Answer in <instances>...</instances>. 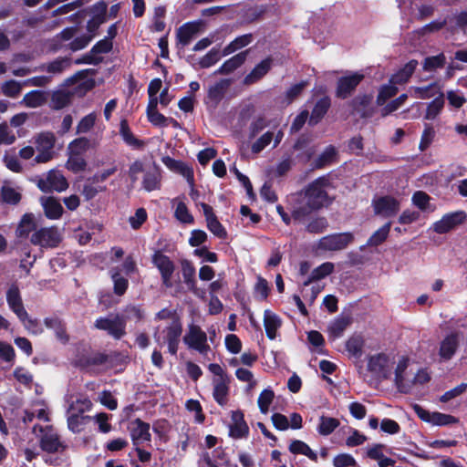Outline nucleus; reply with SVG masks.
<instances>
[{"label":"nucleus","mask_w":467,"mask_h":467,"mask_svg":"<svg viewBox=\"0 0 467 467\" xmlns=\"http://www.w3.org/2000/svg\"><path fill=\"white\" fill-rule=\"evenodd\" d=\"M274 132L266 131L262 134L251 146V150L254 153L261 152L265 147H267L273 140Z\"/></svg>","instance_id":"59"},{"label":"nucleus","mask_w":467,"mask_h":467,"mask_svg":"<svg viewBox=\"0 0 467 467\" xmlns=\"http://www.w3.org/2000/svg\"><path fill=\"white\" fill-rule=\"evenodd\" d=\"M339 426V420L336 418L321 416L317 431L320 435L327 436L331 434Z\"/></svg>","instance_id":"45"},{"label":"nucleus","mask_w":467,"mask_h":467,"mask_svg":"<svg viewBox=\"0 0 467 467\" xmlns=\"http://www.w3.org/2000/svg\"><path fill=\"white\" fill-rule=\"evenodd\" d=\"M40 203L44 209L45 215L50 220H57L62 216L63 207L59 201L55 197L43 196L40 198Z\"/></svg>","instance_id":"25"},{"label":"nucleus","mask_w":467,"mask_h":467,"mask_svg":"<svg viewBox=\"0 0 467 467\" xmlns=\"http://www.w3.org/2000/svg\"><path fill=\"white\" fill-rule=\"evenodd\" d=\"M70 59L67 57H59L54 61L40 67V70H47L48 73L57 75L70 67Z\"/></svg>","instance_id":"42"},{"label":"nucleus","mask_w":467,"mask_h":467,"mask_svg":"<svg viewBox=\"0 0 467 467\" xmlns=\"http://www.w3.org/2000/svg\"><path fill=\"white\" fill-rule=\"evenodd\" d=\"M395 384L398 389L402 393H410V386L408 378H410L411 374L407 371L410 360L408 358L401 356L398 361H395Z\"/></svg>","instance_id":"13"},{"label":"nucleus","mask_w":467,"mask_h":467,"mask_svg":"<svg viewBox=\"0 0 467 467\" xmlns=\"http://www.w3.org/2000/svg\"><path fill=\"white\" fill-rule=\"evenodd\" d=\"M391 223L389 222L378 229L368 240L367 246H378L381 244L388 237Z\"/></svg>","instance_id":"48"},{"label":"nucleus","mask_w":467,"mask_h":467,"mask_svg":"<svg viewBox=\"0 0 467 467\" xmlns=\"http://www.w3.org/2000/svg\"><path fill=\"white\" fill-rule=\"evenodd\" d=\"M334 270V264L330 262H326L320 265L318 267L315 268L310 275V278L305 282V285H308L311 281L319 280L327 275H330Z\"/></svg>","instance_id":"50"},{"label":"nucleus","mask_w":467,"mask_h":467,"mask_svg":"<svg viewBox=\"0 0 467 467\" xmlns=\"http://www.w3.org/2000/svg\"><path fill=\"white\" fill-rule=\"evenodd\" d=\"M231 85L230 79H221L220 81L210 86L206 104L213 108H216L219 102L223 99L225 92Z\"/></svg>","instance_id":"22"},{"label":"nucleus","mask_w":467,"mask_h":467,"mask_svg":"<svg viewBox=\"0 0 467 467\" xmlns=\"http://www.w3.org/2000/svg\"><path fill=\"white\" fill-rule=\"evenodd\" d=\"M88 148L89 140L87 138H78L69 143L67 153L83 156Z\"/></svg>","instance_id":"52"},{"label":"nucleus","mask_w":467,"mask_h":467,"mask_svg":"<svg viewBox=\"0 0 467 467\" xmlns=\"http://www.w3.org/2000/svg\"><path fill=\"white\" fill-rule=\"evenodd\" d=\"M253 41L252 34H245L236 37L229 45H227L223 50V56H228L238 49H241Z\"/></svg>","instance_id":"43"},{"label":"nucleus","mask_w":467,"mask_h":467,"mask_svg":"<svg viewBox=\"0 0 467 467\" xmlns=\"http://www.w3.org/2000/svg\"><path fill=\"white\" fill-rule=\"evenodd\" d=\"M6 302L9 308L17 317H26V308L23 304L20 290L16 285H12L6 291Z\"/></svg>","instance_id":"21"},{"label":"nucleus","mask_w":467,"mask_h":467,"mask_svg":"<svg viewBox=\"0 0 467 467\" xmlns=\"http://www.w3.org/2000/svg\"><path fill=\"white\" fill-rule=\"evenodd\" d=\"M264 325L266 332V336L270 339L276 337V333L281 327V319L278 316L270 310H265L264 313Z\"/></svg>","instance_id":"31"},{"label":"nucleus","mask_w":467,"mask_h":467,"mask_svg":"<svg viewBox=\"0 0 467 467\" xmlns=\"http://www.w3.org/2000/svg\"><path fill=\"white\" fill-rule=\"evenodd\" d=\"M182 272L185 284L188 285L189 289L196 294L197 289L194 279L195 268L192 264L188 260H183L182 262Z\"/></svg>","instance_id":"44"},{"label":"nucleus","mask_w":467,"mask_h":467,"mask_svg":"<svg viewBox=\"0 0 467 467\" xmlns=\"http://www.w3.org/2000/svg\"><path fill=\"white\" fill-rule=\"evenodd\" d=\"M373 207L376 214L387 218L398 213L400 209V203L391 196H384L374 200Z\"/></svg>","instance_id":"15"},{"label":"nucleus","mask_w":467,"mask_h":467,"mask_svg":"<svg viewBox=\"0 0 467 467\" xmlns=\"http://www.w3.org/2000/svg\"><path fill=\"white\" fill-rule=\"evenodd\" d=\"M152 262L161 275L162 284L166 287H171V276L174 272V265L171 260L161 252L154 254Z\"/></svg>","instance_id":"14"},{"label":"nucleus","mask_w":467,"mask_h":467,"mask_svg":"<svg viewBox=\"0 0 467 467\" xmlns=\"http://www.w3.org/2000/svg\"><path fill=\"white\" fill-rule=\"evenodd\" d=\"M113 47L112 41L109 38L99 40L96 45L93 46L91 50L86 54L82 60L77 61V63H85L90 65H98L103 60V54H108L111 51Z\"/></svg>","instance_id":"11"},{"label":"nucleus","mask_w":467,"mask_h":467,"mask_svg":"<svg viewBox=\"0 0 467 467\" xmlns=\"http://www.w3.org/2000/svg\"><path fill=\"white\" fill-rule=\"evenodd\" d=\"M119 134L122 137L123 140L128 145L132 146V147H140L141 145L140 141L135 138V136L130 130L128 121L126 119H122L120 121Z\"/></svg>","instance_id":"53"},{"label":"nucleus","mask_w":467,"mask_h":467,"mask_svg":"<svg viewBox=\"0 0 467 467\" xmlns=\"http://www.w3.org/2000/svg\"><path fill=\"white\" fill-rule=\"evenodd\" d=\"M61 241V234L57 227H44L36 230L31 237L30 242L34 245L44 248H52L57 246Z\"/></svg>","instance_id":"7"},{"label":"nucleus","mask_w":467,"mask_h":467,"mask_svg":"<svg viewBox=\"0 0 467 467\" xmlns=\"http://www.w3.org/2000/svg\"><path fill=\"white\" fill-rule=\"evenodd\" d=\"M129 431L134 446H139L151 440L150 424L140 419H135L130 422Z\"/></svg>","instance_id":"16"},{"label":"nucleus","mask_w":467,"mask_h":467,"mask_svg":"<svg viewBox=\"0 0 467 467\" xmlns=\"http://www.w3.org/2000/svg\"><path fill=\"white\" fill-rule=\"evenodd\" d=\"M97 115L92 112L83 117L77 125V133L82 134L88 132L95 125Z\"/></svg>","instance_id":"63"},{"label":"nucleus","mask_w":467,"mask_h":467,"mask_svg":"<svg viewBox=\"0 0 467 467\" xmlns=\"http://www.w3.org/2000/svg\"><path fill=\"white\" fill-rule=\"evenodd\" d=\"M443 107V94L440 93L439 96L435 97V99L428 104L424 119L428 120H434L440 115Z\"/></svg>","instance_id":"37"},{"label":"nucleus","mask_w":467,"mask_h":467,"mask_svg":"<svg viewBox=\"0 0 467 467\" xmlns=\"http://www.w3.org/2000/svg\"><path fill=\"white\" fill-rule=\"evenodd\" d=\"M354 241V234L349 232L333 234L320 238L317 247L322 251H339L347 248Z\"/></svg>","instance_id":"5"},{"label":"nucleus","mask_w":467,"mask_h":467,"mask_svg":"<svg viewBox=\"0 0 467 467\" xmlns=\"http://www.w3.org/2000/svg\"><path fill=\"white\" fill-rule=\"evenodd\" d=\"M272 66V59L265 58L257 64L253 70L245 76L244 82L246 85H251L261 79L270 70Z\"/></svg>","instance_id":"29"},{"label":"nucleus","mask_w":467,"mask_h":467,"mask_svg":"<svg viewBox=\"0 0 467 467\" xmlns=\"http://www.w3.org/2000/svg\"><path fill=\"white\" fill-rule=\"evenodd\" d=\"M143 189L151 192L160 188V175L157 172H146L142 181Z\"/></svg>","instance_id":"64"},{"label":"nucleus","mask_w":467,"mask_h":467,"mask_svg":"<svg viewBox=\"0 0 467 467\" xmlns=\"http://www.w3.org/2000/svg\"><path fill=\"white\" fill-rule=\"evenodd\" d=\"M163 332L165 333V341L168 345L169 353L176 355L182 332L181 322L176 319L172 320Z\"/></svg>","instance_id":"19"},{"label":"nucleus","mask_w":467,"mask_h":467,"mask_svg":"<svg viewBox=\"0 0 467 467\" xmlns=\"http://www.w3.org/2000/svg\"><path fill=\"white\" fill-rule=\"evenodd\" d=\"M352 319L348 316H338L330 322L327 327V332L330 338L336 339L340 337L344 331L351 324Z\"/></svg>","instance_id":"28"},{"label":"nucleus","mask_w":467,"mask_h":467,"mask_svg":"<svg viewBox=\"0 0 467 467\" xmlns=\"http://www.w3.org/2000/svg\"><path fill=\"white\" fill-rule=\"evenodd\" d=\"M465 218V213L462 211L446 213L441 220L433 223L432 229L437 234H445L461 224Z\"/></svg>","instance_id":"12"},{"label":"nucleus","mask_w":467,"mask_h":467,"mask_svg":"<svg viewBox=\"0 0 467 467\" xmlns=\"http://www.w3.org/2000/svg\"><path fill=\"white\" fill-rule=\"evenodd\" d=\"M412 204L422 212H433L435 207L431 204V197L422 191H417L411 198Z\"/></svg>","instance_id":"40"},{"label":"nucleus","mask_w":467,"mask_h":467,"mask_svg":"<svg viewBox=\"0 0 467 467\" xmlns=\"http://www.w3.org/2000/svg\"><path fill=\"white\" fill-rule=\"evenodd\" d=\"M111 279L114 285V293L118 296H122L128 288V279L120 274L118 268L111 270Z\"/></svg>","instance_id":"47"},{"label":"nucleus","mask_w":467,"mask_h":467,"mask_svg":"<svg viewBox=\"0 0 467 467\" xmlns=\"http://www.w3.org/2000/svg\"><path fill=\"white\" fill-rule=\"evenodd\" d=\"M45 326L48 329H52L56 335V337L66 344L68 341V336L66 331L65 324L57 317H47L44 320Z\"/></svg>","instance_id":"32"},{"label":"nucleus","mask_w":467,"mask_h":467,"mask_svg":"<svg viewBox=\"0 0 467 467\" xmlns=\"http://www.w3.org/2000/svg\"><path fill=\"white\" fill-rule=\"evenodd\" d=\"M47 99L46 92L42 90H32L23 98V102L28 108H38L46 103Z\"/></svg>","instance_id":"36"},{"label":"nucleus","mask_w":467,"mask_h":467,"mask_svg":"<svg viewBox=\"0 0 467 467\" xmlns=\"http://www.w3.org/2000/svg\"><path fill=\"white\" fill-rule=\"evenodd\" d=\"M68 159L66 163L67 170L77 173L85 170L87 162L83 156L67 153Z\"/></svg>","instance_id":"54"},{"label":"nucleus","mask_w":467,"mask_h":467,"mask_svg":"<svg viewBox=\"0 0 467 467\" xmlns=\"http://www.w3.org/2000/svg\"><path fill=\"white\" fill-rule=\"evenodd\" d=\"M249 428L244 420V415L240 411L232 413V423L229 426L230 436L234 439H242L247 436Z\"/></svg>","instance_id":"24"},{"label":"nucleus","mask_w":467,"mask_h":467,"mask_svg":"<svg viewBox=\"0 0 467 467\" xmlns=\"http://www.w3.org/2000/svg\"><path fill=\"white\" fill-rule=\"evenodd\" d=\"M248 51L240 52L237 55L232 57L226 60L216 71L219 74H229L242 66L247 56Z\"/></svg>","instance_id":"34"},{"label":"nucleus","mask_w":467,"mask_h":467,"mask_svg":"<svg viewBox=\"0 0 467 467\" xmlns=\"http://www.w3.org/2000/svg\"><path fill=\"white\" fill-rule=\"evenodd\" d=\"M462 339V335L460 332H451L446 335L440 343V358L443 361L451 359L456 353Z\"/></svg>","instance_id":"10"},{"label":"nucleus","mask_w":467,"mask_h":467,"mask_svg":"<svg viewBox=\"0 0 467 467\" xmlns=\"http://www.w3.org/2000/svg\"><path fill=\"white\" fill-rule=\"evenodd\" d=\"M445 56L441 53L437 56L426 57L423 62V69L425 71H433L437 68L442 67L445 64Z\"/></svg>","instance_id":"61"},{"label":"nucleus","mask_w":467,"mask_h":467,"mask_svg":"<svg viewBox=\"0 0 467 467\" xmlns=\"http://www.w3.org/2000/svg\"><path fill=\"white\" fill-rule=\"evenodd\" d=\"M176 202V208L174 215L178 221L183 223H193V217L190 213L186 204L182 201H174Z\"/></svg>","instance_id":"55"},{"label":"nucleus","mask_w":467,"mask_h":467,"mask_svg":"<svg viewBox=\"0 0 467 467\" xmlns=\"http://www.w3.org/2000/svg\"><path fill=\"white\" fill-rule=\"evenodd\" d=\"M397 83H392L391 78L389 79V84L384 85L379 93L377 102L381 105L386 102L387 99L395 96L398 92V88L396 87Z\"/></svg>","instance_id":"60"},{"label":"nucleus","mask_w":467,"mask_h":467,"mask_svg":"<svg viewBox=\"0 0 467 467\" xmlns=\"http://www.w3.org/2000/svg\"><path fill=\"white\" fill-rule=\"evenodd\" d=\"M37 430L42 433L40 439V447L43 451L54 453L64 451L66 448L63 441H61L59 435L55 431L52 426L45 428L41 426H34L33 432L36 433Z\"/></svg>","instance_id":"4"},{"label":"nucleus","mask_w":467,"mask_h":467,"mask_svg":"<svg viewBox=\"0 0 467 467\" xmlns=\"http://www.w3.org/2000/svg\"><path fill=\"white\" fill-rule=\"evenodd\" d=\"M214 335V330L209 331L208 336L200 326L190 324L187 327L182 340L189 349L195 350L202 356H206L211 351L209 341L213 343V337Z\"/></svg>","instance_id":"2"},{"label":"nucleus","mask_w":467,"mask_h":467,"mask_svg":"<svg viewBox=\"0 0 467 467\" xmlns=\"http://www.w3.org/2000/svg\"><path fill=\"white\" fill-rule=\"evenodd\" d=\"M162 162L171 171H176V172L182 174L190 184H192L193 171L184 162L176 161L169 156L163 157Z\"/></svg>","instance_id":"27"},{"label":"nucleus","mask_w":467,"mask_h":467,"mask_svg":"<svg viewBox=\"0 0 467 467\" xmlns=\"http://www.w3.org/2000/svg\"><path fill=\"white\" fill-rule=\"evenodd\" d=\"M435 137V130L431 124H425L421 134L419 149L421 151L427 150L432 143Z\"/></svg>","instance_id":"57"},{"label":"nucleus","mask_w":467,"mask_h":467,"mask_svg":"<svg viewBox=\"0 0 467 467\" xmlns=\"http://www.w3.org/2000/svg\"><path fill=\"white\" fill-rule=\"evenodd\" d=\"M275 398L274 391L270 389H264L258 397V407L263 414H266Z\"/></svg>","instance_id":"56"},{"label":"nucleus","mask_w":467,"mask_h":467,"mask_svg":"<svg viewBox=\"0 0 467 467\" xmlns=\"http://www.w3.org/2000/svg\"><path fill=\"white\" fill-rule=\"evenodd\" d=\"M20 322L23 324L24 327L32 335H40L43 333L44 328L41 325V323L36 319L31 318L28 316V313L26 312V317H17Z\"/></svg>","instance_id":"51"},{"label":"nucleus","mask_w":467,"mask_h":467,"mask_svg":"<svg viewBox=\"0 0 467 467\" xmlns=\"http://www.w3.org/2000/svg\"><path fill=\"white\" fill-rule=\"evenodd\" d=\"M201 26V22H188L182 25L177 32L179 43L183 47L188 46L200 31Z\"/></svg>","instance_id":"26"},{"label":"nucleus","mask_w":467,"mask_h":467,"mask_svg":"<svg viewBox=\"0 0 467 467\" xmlns=\"http://www.w3.org/2000/svg\"><path fill=\"white\" fill-rule=\"evenodd\" d=\"M37 186L45 192H61L68 188V182L60 171L51 170L37 180Z\"/></svg>","instance_id":"6"},{"label":"nucleus","mask_w":467,"mask_h":467,"mask_svg":"<svg viewBox=\"0 0 467 467\" xmlns=\"http://www.w3.org/2000/svg\"><path fill=\"white\" fill-rule=\"evenodd\" d=\"M331 184L328 179L320 177L305 189L294 207L293 216L300 220L314 211L328 206L333 197L329 194Z\"/></svg>","instance_id":"1"},{"label":"nucleus","mask_w":467,"mask_h":467,"mask_svg":"<svg viewBox=\"0 0 467 467\" xmlns=\"http://www.w3.org/2000/svg\"><path fill=\"white\" fill-rule=\"evenodd\" d=\"M418 66L417 60L409 61L402 68L391 77V82L397 84H404L413 74Z\"/></svg>","instance_id":"35"},{"label":"nucleus","mask_w":467,"mask_h":467,"mask_svg":"<svg viewBox=\"0 0 467 467\" xmlns=\"http://www.w3.org/2000/svg\"><path fill=\"white\" fill-rule=\"evenodd\" d=\"M107 5L100 1L95 4L91 8L92 17L87 23L88 32L95 36L99 27L106 22Z\"/></svg>","instance_id":"20"},{"label":"nucleus","mask_w":467,"mask_h":467,"mask_svg":"<svg viewBox=\"0 0 467 467\" xmlns=\"http://www.w3.org/2000/svg\"><path fill=\"white\" fill-rule=\"evenodd\" d=\"M90 408L91 401L87 398H80L70 403L67 412H76L83 415V413L88 411Z\"/></svg>","instance_id":"62"},{"label":"nucleus","mask_w":467,"mask_h":467,"mask_svg":"<svg viewBox=\"0 0 467 467\" xmlns=\"http://www.w3.org/2000/svg\"><path fill=\"white\" fill-rule=\"evenodd\" d=\"M158 99H150L147 107V117L149 121L159 127H166L169 125V118L157 110Z\"/></svg>","instance_id":"30"},{"label":"nucleus","mask_w":467,"mask_h":467,"mask_svg":"<svg viewBox=\"0 0 467 467\" xmlns=\"http://www.w3.org/2000/svg\"><path fill=\"white\" fill-rule=\"evenodd\" d=\"M289 451L294 454L305 455L313 461L317 459V453L306 442L299 440H295L290 443Z\"/></svg>","instance_id":"46"},{"label":"nucleus","mask_w":467,"mask_h":467,"mask_svg":"<svg viewBox=\"0 0 467 467\" xmlns=\"http://www.w3.org/2000/svg\"><path fill=\"white\" fill-rule=\"evenodd\" d=\"M430 379V374L426 369H419L417 373L411 374L410 378H408L407 380L409 383H410V393L415 387L427 383Z\"/></svg>","instance_id":"58"},{"label":"nucleus","mask_w":467,"mask_h":467,"mask_svg":"<svg viewBox=\"0 0 467 467\" xmlns=\"http://www.w3.org/2000/svg\"><path fill=\"white\" fill-rule=\"evenodd\" d=\"M55 141L56 138L52 132H42L35 137L34 143L38 151L35 161L37 163L47 162L52 159Z\"/></svg>","instance_id":"8"},{"label":"nucleus","mask_w":467,"mask_h":467,"mask_svg":"<svg viewBox=\"0 0 467 467\" xmlns=\"http://www.w3.org/2000/svg\"><path fill=\"white\" fill-rule=\"evenodd\" d=\"M36 229V223L34 221V216L32 214H25L21 222L17 227L16 233L18 236L20 237H26L28 236V234L31 232H35Z\"/></svg>","instance_id":"49"},{"label":"nucleus","mask_w":467,"mask_h":467,"mask_svg":"<svg viewBox=\"0 0 467 467\" xmlns=\"http://www.w3.org/2000/svg\"><path fill=\"white\" fill-rule=\"evenodd\" d=\"M230 378H214L213 379V396L216 402L224 406L228 401Z\"/></svg>","instance_id":"23"},{"label":"nucleus","mask_w":467,"mask_h":467,"mask_svg":"<svg viewBox=\"0 0 467 467\" xmlns=\"http://www.w3.org/2000/svg\"><path fill=\"white\" fill-rule=\"evenodd\" d=\"M364 340L360 335L351 336L346 342V349L355 358H360L363 352Z\"/></svg>","instance_id":"41"},{"label":"nucleus","mask_w":467,"mask_h":467,"mask_svg":"<svg viewBox=\"0 0 467 467\" xmlns=\"http://www.w3.org/2000/svg\"><path fill=\"white\" fill-rule=\"evenodd\" d=\"M363 78L364 74L359 72H353L340 78L337 81V96L346 99L352 93Z\"/></svg>","instance_id":"18"},{"label":"nucleus","mask_w":467,"mask_h":467,"mask_svg":"<svg viewBox=\"0 0 467 467\" xmlns=\"http://www.w3.org/2000/svg\"><path fill=\"white\" fill-rule=\"evenodd\" d=\"M418 416L424 421L429 422L436 426H446L458 422V419L449 415L437 411H428L419 406L415 407Z\"/></svg>","instance_id":"17"},{"label":"nucleus","mask_w":467,"mask_h":467,"mask_svg":"<svg viewBox=\"0 0 467 467\" xmlns=\"http://www.w3.org/2000/svg\"><path fill=\"white\" fill-rule=\"evenodd\" d=\"M330 106V101L328 98H323L319 99L311 113L310 119H309V124L316 125L319 122V120L324 117V115L327 113L328 108Z\"/></svg>","instance_id":"39"},{"label":"nucleus","mask_w":467,"mask_h":467,"mask_svg":"<svg viewBox=\"0 0 467 467\" xmlns=\"http://www.w3.org/2000/svg\"><path fill=\"white\" fill-rule=\"evenodd\" d=\"M89 419L90 417L88 416H83L76 412H67V428L74 433H79L83 431L87 420Z\"/></svg>","instance_id":"38"},{"label":"nucleus","mask_w":467,"mask_h":467,"mask_svg":"<svg viewBox=\"0 0 467 467\" xmlns=\"http://www.w3.org/2000/svg\"><path fill=\"white\" fill-rule=\"evenodd\" d=\"M394 365L395 357L391 354L379 353L370 356L368 360V369L379 379L389 378Z\"/></svg>","instance_id":"3"},{"label":"nucleus","mask_w":467,"mask_h":467,"mask_svg":"<svg viewBox=\"0 0 467 467\" xmlns=\"http://www.w3.org/2000/svg\"><path fill=\"white\" fill-rule=\"evenodd\" d=\"M94 327L97 329L106 331L115 339H120L126 335V323L119 316L99 317L95 321Z\"/></svg>","instance_id":"9"},{"label":"nucleus","mask_w":467,"mask_h":467,"mask_svg":"<svg viewBox=\"0 0 467 467\" xmlns=\"http://www.w3.org/2000/svg\"><path fill=\"white\" fill-rule=\"evenodd\" d=\"M409 93L411 97L420 99H427L439 96L441 92L437 84L432 83L426 87H410Z\"/></svg>","instance_id":"33"}]
</instances>
